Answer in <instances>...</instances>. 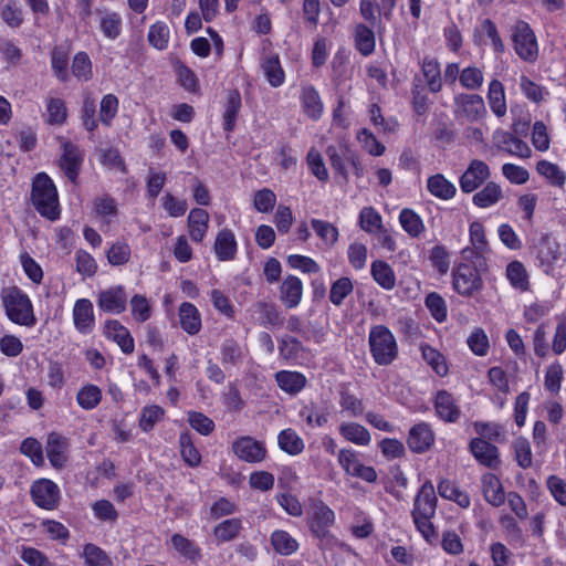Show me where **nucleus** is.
Here are the masks:
<instances>
[{"label": "nucleus", "instance_id": "20e7f679", "mask_svg": "<svg viewBox=\"0 0 566 566\" xmlns=\"http://www.w3.org/2000/svg\"><path fill=\"white\" fill-rule=\"evenodd\" d=\"M334 522V512L323 501H314L310 517V530L319 539V547L322 549H331L338 545V539L329 532V527Z\"/></svg>", "mask_w": 566, "mask_h": 566}, {"label": "nucleus", "instance_id": "7ed1b4c3", "mask_svg": "<svg viewBox=\"0 0 566 566\" xmlns=\"http://www.w3.org/2000/svg\"><path fill=\"white\" fill-rule=\"evenodd\" d=\"M370 354L376 364L390 365L398 356V344L391 331L385 325H375L368 335Z\"/></svg>", "mask_w": 566, "mask_h": 566}, {"label": "nucleus", "instance_id": "c9c22d12", "mask_svg": "<svg viewBox=\"0 0 566 566\" xmlns=\"http://www.w3.org/2000/svg\"><path fill=\"white\" fill-rule=\"evenodd\" d=\"M370 273L373 279L385 290H391L396 284V276L388 263L381 260L371 263Z\"/></svg>", "mask_w": 566, "mask_h": 566}, {"label": "nucleus", "instance_id": "c85d7f7f", "mask_svg": "<svg viewBox=\"0 0 566 566\" xmlns=\"http://www.w3.org/2000/svg\"><path fill=\"white\" fill-rule=\"evenodd\" d=\"M483 494L488 503L500 506L505 501V494L501 481L494 474H485L482 478Z\"/></svg>", "mask_w": 566, "mask_h": 566}, {"label": "nucleus", "instance_id": "e433bc0d", "mask_svg": "<svg viewBox=\"0 0 566 566\" xmlns=\"http://www.w3.org/2000/svg\"><path fill=\"white\" fill-rule=\"evenodd\" d=\"M271 544L277 554L284 556L292 555L298 549L297 541L287 532L282 530H277L272 533Z\"/></svg>", "mask_w": 566, "mask_h": 566}, {"label": "nucleus", "instance_id": "2f4dec72", "mask_svg": "<svg viewBox=\"0 0 566 566\" xmlns=\"http://www.w3.org/2000/svg\"><path fill=\"white\" fill-rule=\"evenodd\" d=\"M263 73L273 87H279L284 83L285 74L281 66L279 55H266L261 63Z\"/></svg>", "mask_w": 566, "mask_h": 566}, {"label": "nucleus", "instance_id": "e2e57ef3", "mask_svg": "<svg viewBox=\"0 0 566 566\" xmlns=\"http://www.w3.org/2000/svg\"><path fill=\"white\" fill-rule=\"evenodd\" d=\"M563 377L564 371L562 365L558 361L551 364L545 373V388L552 394H557L560 390Z\"/></svg>", "mask_w": 566, "mask_h": 566}, {"label": "nucleus", "instance_id": "f3484780", "mask_svg": "<svg viewBox=\"0 0 566 566\" xmlns=\"http://www.w3.org/2000/svg\"><path fill=\"white\" fill-rule=\"evenodd\" d=\"M104 335L114 340L125 354H132L135 348L134 338L129 331L117 319H108L104 325Z\"/></svg>", "mask_w": 566, "mask_h": 566}, {"label": "nucleus", "instance_id": "dca6fc26", "mask_svg": "<svg viewBox=\"0 0 566 566\" xmlns=\"http://www.w3.org/2000/svg\"><path fill=\"white\" fill-rule=\"evenodd\" d=\"M469 449L475 460L484 467L496 468L500 463L497 447L482 438H473L470 441Z\"/></svg>", "mask_w": 566, "mask_h": 566}, {"label": "nucleus", "instance_id": "f704fd0d", "mask_svg": "<svg viewBox=\"0 0 566 566\" xmlns=\"http://www.w3.org/2000/svg\"><path fill=\"white\" fill-rule=\"evenodd\" d=\"M488 99L491 111L502 117L506 113V102L503 84L499 80L491 81L489 85Z\"/></svg>", "mask_w": 566, "mask_h": 566}, {"label": "nucleus", "instance_id": "aec40b11", "mask_svg": "<svg viewBox=\"0 0 566 566\" xmlns=\"http://www.w3.org/2000/svg\"><path fill=\"white\" fill-rule=\"evenodd\" d=\"M214 253L220 261H231L235 258L238 243L230 229H222L217 233L213 244Z\"/></svg>", "mask_w": 566, "mask_h": 566}, {"label": "nucleus", "instance_id": "423d86ee", "mask_svg": "<svg viewBox=\"0 0 566 566\" xmlns=\"http://www.w3.org/2000/svg\"><path fill=\"white\" fill-rule=\"evenodd\" d=\"M30 495L38 507L46 511L57 509L61 501V490L59 485L50 479L35 480L31 484Z\"/></svg>", "mask_w": 566, "mask_h": 566}, {"label": "nucleus", "instance_id": "9d476101", "mask_svg": "<svg viewBox=\"0 0 566 566\" xmlns=\"http://www.w3.org/2000/svg\"><path fill=\"white\" fill-rule=\"evenodd\" d=\"M127 294L122 285L101 291L97 296L98 307L106 313L120 314L126 310Z\"/></svg>", "mask_w": 566, "mask_h": 566}, {"label": "nucleus", "instance_id": "bf43d9fd", "mask_svg": "<svg viewBox=\"0 0 566 566\" xmlns=\"http://www.w3.org/2000/svg\"><path fill=\"white\" fill-rule=\"evenodd\" d=\"M357 139L363 148L371 156H381L386 148L378 142L375 135L367 128H361L357 134Z\"/></svg>", "mask_w": 566, "mask_h": 566}, {"label": "nucleus", "instance_id": "a19ab883", "mask_svg": "<svg viewBox=\"0 0 566 566\" xmlns=\"http://www.w3.org/2000/svg\"><path fill=\"white\" fill-rule=\"evenodd\" d=\"M71 71L80 82H88L93 77L92 61L86 52H77L74 55Z\"/></svg>", "mask_w": 566, "mask_h": 566}, {"label": "nucleus", "instance_id": "b1692460", "mask_svg": "<svg viewBox=\"0 0 566 566\" xmlns=\"http://www.w3.org/2000/svg\"><path fill=\"white\" fill-rule=\"evenodd\" d=\"M353 35L355 48L363 56H369L375 51L376 35L370 27L357 23Z\"/></svg>", "mask_w": 566, "mask_h": 566}, {"label": "nucleus", "instance_id": "4468645a", "mask_svg": "<svg viewBox=\"0 0 566 566\" xmlns=\"http://www.w3.org/2000/svg\"><path fill=\"white\" fill-rule=\"evenodd\" d=\"M73 323L80 334L92 333L95 326L93 303L88 298H78L73 306Z\"/></svg>", "mask_w": 566, "mask_h": 566}, {"label": "nucleus", "instance_id": "864d4df0", "mask_svg": "<svg viewBox=\"0 0 566 566\" xmlns=\"http://www.w3.org/2000/svg\"><path fill=\"white\" fill-rule=\"evenodd\" d=\"M537 172L545 177L552 185L562 187L565 184V174L551 161L541 160L536 165Z\"/></svg>", "mask_w": 566, "mask_h": 566}, {"label": "nucleus", "instance_id": "49530a36", "mask_svg": "<svg viewBox=\"0 0 566 566\" xmlns=\"http://www.w3.org/2000/svg\"><path fill=\"white\" fill-rule=\"evenodd\" d=\"M69 56L60 46H55L51 52V67L60 82H67L70 74L67 72Z\"/></svg>", "mask_w": 566, "mask_h": 566}, {"label": "nucleus", "instance_id": "39448f33", "mask_svg": "<svg viewBox=\"0 0 566 566\" xmlns=\"http://www.w3.org/2000/svg\"><path fill=\"white\" fill-rule=\"evenodd\" d=\"M512 42L515 53L526 62H534L538 56L536 36L530 24L517 21L512 28Z\"/></svg>", "mask_w": 566, "mask_h": 566}, {"label": "nucleus", "instance_id": "3c124183", "mask_svg": "<svg viewBox=\"0 0 566 566\" xmlns=\"http://www.w3.org/2000/svg\"><path fill=\"white\" fill-rule=\"evenodd\" d=\"M179 446L184 461L191 468L198 467L201 462V455L197 448L193 446L189 433L185 432L180 434Z\"/></svg>", "mask_w": 566, "mask_h": 566}, {"label": "nucleus", "instance_id": "603ef678", "mask_svg": "<svg viewBox=\"0 0 566 566\" xmlns=\"http://www.w3.org/2000/svg\"><path fill=\"white\" fill-rule=\"evenodd\" d=\"M354 285L349 277L343 276L336 280L329 291V301L339 306L344 300L353 292Z\"/></svg>", "mask_w": 566, "mask_h": 566}, {"label": "nucleus", "instance_id": "6e6d98bb", "mask_svg": "<svg viewBox=\"0 0 566 566\" xmlns=\"http://www.w3.org/2000/svg\"><path fill=\"white\" fill-rule=\"evenodd\" d=\"M169 28L165 22L158 21L150 25L148 41L157 50H165L169 41Z\"/></svg>", "mask_w": 566, "mask_h": 566}, {"label": "nucleus", "instance_id": "0eeeda50", "mask_svg": "<svg viewBox=\"0 0 566 566\" xmlns=\"http://www.w3.org/2000/svg\"><path fill=\"white\" fill-rule=\"evenodd\" d=\"M482 285L481 275L473 265L461 263L453 271V287L459 294L470 296L481 290Z\"/></svg>", "mask_w": 566, "mask_h": 566}, {"label": "nucleus", "instance_id": "8fccbe9b", "mask_svg": "<svg viewBox=\"0 0 566 566\" xmlns=\"http://www.w3.org/2000/svg\"><path fill=\"white\" fill-rule=\"evenodd\" d=\"M422 358L424 361L432 367L439 376H446L448 374V365L444 356L436 348L426 345L421 347Z\"/></svg>", "mask_w": 566, "mask_h": 566}, {"label": "nucleus", "instance_id": "09e8293b", "mask_svg": "<svg viewBox=\"0 0 566 566\" xmlns=\"http://www.w3.org/2000/svg\"><path fill=\"white\" fill-rule=\"evenodd\" d=\"M83 557L86 566H112V559L95 544L88 543L84 546Z\"/></svg>", "mask_w": 566, "mask_h": 566}, {"label": "nucleus", "instance_id": "473e14b6", "mask_svg": "<svg viewBox=\"0 0 566 566\" xmlns=\"http://www.w3.org/2000/svg\"><path fill=\"white\" fill-rule=\"evenodd\" d=\"M302 105L305 114L312 119H318L323 113V103L318 92L311 85L302 88Z\"/></svg>", "mask_w": 566, "mask_h": 566}, {"label": "nucleus", "instance_id": "72a5a7b5", "mask_svg": "<svg viewBox=\"0 0 566 566\" xmlns=\"http://www.w3.org/2000/svg\"><path fill=\"white\" fill-rule=\"evenodd\" d=\"M502 198L501 187L494 181H489L473 196L472 202L479 208H489L497 203Z\"/></svg>", "mask_w": 566, "mask_h": 566}, {"label": "nucleus", "instance_id": "a211bd4d", "mask_svg": "<svg viewBox=\"0 0 566 566\" xmlns=\"http://www.w3.org/2000/svg\"><path fill=\"white\" fill-rule=\"evenodd\" d=\"M496 146L499 149L520 158H530L532 150L530 146L522 139L515 137L507 132H497L495 135Z\"/></svg>", "mask_w": 566, "mask_h": 566}, {"label": "nucleus", "instance_id": "f257e3e1", "mask_svg": "<svg viewBox=\"0 0 566 566\" xmlns=\"http://www.w3.org/2000/svg\"><path fill=\"white\" fill-rule=\"evenodd\" d=\"M7 317L14 324L32 327L36 323L30 297L18 286L3 287L0 293Z\"/></svg>", "mask_w": 566, "mask_h": 566}, {"label": "nucleus", "instance_id": "58836bf2", "mask_svg": "<svg viewBox=\"0 0 566 566\" xmlns=\"http://www.w3.org/2000/svg\"><path fill=\"white\" fill-rule=\"evenodd\" d=\"M438 493L443 499L454 501L459 506L467 509L470 506V496L468 493L461 491L458 486L448 480H442L438 484Z\"/></svg>", "mask_w": 566, "mask_h": 566}, {"label": "nucleus", "instance_id": "9b49d317", "mask_svg": "<svg viewBox=\"0 0 566 566\" xmlns=\"http://www.w3.org/2000/svg\"><path fill=\"white\" fill-rule=\"evenodd\" d=\"M82 163L83 151L81 148L71 142H64L62 144L60 167L72 182L76 181Z\"/></svg>", "mask_w": 566, "mask_h": 566}, {"label": "nucleus", "instance_id": "4d7b16f0", "mask_svg": "<svg viewBox=\"0 0 566 566\" xmlns=\"http://www.w3.org/2000/svg\"><path fill=\"white\" fill-rule=\"evenodd\" d=\"M48 122L51 125H63L67 118L65 103L61 98H50L46 105Z\"/></svg>", "mask_w": 566, "mask_h": 566}, {"label": "nucleus", "instance_id": "6ab92c4d", "mask_svg": "<svg viewBox=\"0 0 566 566\" xmlns=\"http://www.w3.org/2000/svg\"><path fill=\"white\" fill-rule=\"evenodd\" d=\"M69 447L66 438L56 432H51L46 439V455L51 465L62 468L66 462L65 451Z\"/></svg>", "mask_w": 566, "mask_h": 566}, {"label": "nucleus", "instance_id": "1a4fd4ad", "mask_svg": "<svg viewBox=\"0 0 566 566\" xmlns=\"http://www.w3.org/2000/svg\"><path fill=\"white\" fill-rule=\"evenodd\" d=\"M232 451L240 460L249 463L262 462L266 457L264 443L250 436L237 439L232 443Z\"/></svg>", "mask_w": 566, "mask_h": 566}, {"label": "nucleus", "instance_id": "a18cd8bd", "mask_svg": "<svg viewBox=\"0 0 566 566\" xmlns=\"http://www.w3.org/2000/svg\"><path fill=\"white\" fill-rule=\"evenodd\" d=\"M171 545L180 555L191 562H197L201 558L200 548L196 543L180 534H174L171 536Z\"/></svg>", "mask_w": 566, "mask_h": 566}, {"label": "nucleus", "instance_id": "f03ea898", "mask_svg": "<svg viewBox=\"0 0 566 566\" xmlns=\"http://www.w3.org/2000/svg\"><path fill=\"white\" fill-rule=\"evenodd\" d=\"M31 199L36 211L49 220H56L60 217L59 198L52 179L40 172L32 182Z\"/></svg>", "mask_w": 566, "mask_h": 566}, {"label": "nucleus", "instance_id": "79ce46f5", "mask_svg": "<svg viewBox=\"0 0 566 566\" xmlns=\"http://www.w3.org/2000/svg\"><path fill=\"white\" fill-rule=\"evenodd\" d=\"M506 277L512 286L517 290L527 291L530 287L526 269L520 261H512L507 264Z\"/></svg>", "mask_w": 566, "mask_h": 566}, {"label": "nucleus", "instance_id": "052dcab7", "mask_svg": "<svg viewBox=\"0 0 566 566\" xmlns=\"http://www.w3.org/2000/svg\"><path fill=\"white\" fill-rule=\"evenodd\" d=\"M243 359L241 346L233 339H227L221 346V361L223 365H239Z\"/></svg>", "mask_w": 566, "mask_h": 566}, {"label": "nucleus", "instance_id": "37998d69", "mask_svg": "<svg viewBox=\"0 0 566 566\" xmlns=\"http://www.w3.org/2000/svg\"><path fill=\"white\" fill-rule=\"evenodd\" d=\"M421 70L429 90L432 93H438L442 87L440 65L438 61L426 57L422 62Z\"/></svg>", "mask_w": 566, "mask_h": 566}, {"label": "nucleus", "instance_id": "ea45409f", "mask_svg": "<svg viewBox=\"0 0 566 566\" xmlns=\"http://www.w3.org/2000/svg\"><path fill=\"white\" fill-rule=\"evenodd\" d=\"M279 447L291 455L300 454L304 450V441L292 429L282 430L277 437Z\"/></svg>", "mask_w": 566, "mask_h": 566}, {"label": "nucleus", "instance_id": "de8ad7c7", "mask_svg": "<svg viewBox=\"0 0 566 566\" xmlns=\"http://www.w3.org/2000/svg\"><path fill=\"white\" fill-rule=\"evenodd\" d=\"M241 528L242 522L240 518H229L219 523L214 527L213 534L218 541L229 542L239 535Z\"/></svg>", "mask_w": 566, "mask_h": 566}, {"label": "nucleus", "instance_id": "4c0bfd02", "mask_svg": "<svg viewBox=\"0 0 566 566\" xmlns=\"http://www.w3.org/2000/svg\"><path fill=\"white\" fill-rule=\"evenodd\" d=\"M399 222L402 229L412 238H418L424 231L422 219L413 210L405 208L400 211Z\"/></svg>", "mask_w": 566, "mask_h": 566}, {"label": "nucleus", "instance_id": "5701e85b", "mask_svg": "<svg viewBox=\"0 0 566 566\" xmlns=\"http://www.w3.org/2000/svg\"><path fill=\"white\" fill-rule=\"evenodd\" d=\"M281 301L289 307H296L302 298L303 285L298 277L286 276L280 287Z\"/></svg>", "mask_w": 566, "mask_h": 566}, {"label": "nucleus", "instance_id": "c03bdc74", "mask_svg": "<svg viewBox=\"0 0 566 566\" xmlns=\"http://www.w3.org/2000/svg\"><path fill=\"white\" fill-rule=\"evenodd\" d=\"M102 400V391L95 385L83 386L76 395V401L84 410L95 409Z\"/></svg>", "mask_w": 566, "mask_h": 566}, {"label": "nucleus", "instance_id": "2eb2a0df", "mask_svg": "<svg viewBox=\"0 0 566 566\" xmlns=\"http://www.w3.org/2000/svg\"><path fill=\"white\" fill-rule=\"evenodd\" d=\"M433 405L437 416L444 422L453 423L460 419L461 409L447 390H439L436 394Z\"/></svg>", "mask_w": 566, "mask_h": 566}, {"label": "nucleus", "instance_id": "774afa93", "mask_svg": "<svg viewBox=\"0 0 566 566\" xmlns=\"http://www.w3.org/2000/svg\"><path fill=\"white\" fill-rule=\"evenodd\" d=\"M130 248L126 242L117 241L107 251V260L112 265H123L129 261Z\"/></svg>", "mask_w": 566, "mask_h": 566}, {"label": "nucleus", "instance_id": "ddd939ff", "mask_svg": "<svg viewBox=\"0 0 566 566\" xmlns=\"http://www.w3.org/2000/svg\"><path fill=\"white\" fill-rule=\"evenodd\" d=\"M434 442V432L427 422L412 426L409 430L407 444L415 453H424Z\"/></svg>", "mask_w": 566, "mask_h": 566}, {"label": "nucleus", "instance_id": "cd10ccee", "mask_svg": "<svg viewBox=\"0 0 566 566\" xmlns=\"http://www.w3.org/2000/svg\"><path fill=\"white\" fill-rule=\"evenodd\" d=\"M427 189L432 196L442 200L453 198L457 192L455 186L441 174L428 178Z\"/></svg>", "mask_w": 566, "mask_h": 566}, {"label": "nucleus", "instance_id": "0e129e2a", "mask_svg": "<svg viewBox=\"0 0 566 566\" xmlns=\"http://www.w3.org/2000/svg\"><path fill=\"white\" fill-rule=\"evenodd\" d=\"M118 111V98L114 94L103 96L99 108V120L105 126H111Z\"/></svg>", "mask_w": 566, "mask_h": 566}, {"label": "nucleus", "instance_id": "13d9d810", "mask_svg": "<svg viewBox=\"0 0 566 566\" xmlns=\"http://www.w3.org/2000/svg\"><path fill=\"white\" fill-rule=\"evenodd\" d=\"M424 304L437 322L441 323L446 321L448 315L447 304L440 294L436 292L429 293L426 297Z\"/></svg>", "mask_w": 566, "mask_h": 566}, {"label": "nucleus", "instance_id": "393cba45", "mask_svg": "<svg viewBox=\"0 0 566 566\" xmlns=\"http://www.w3.org/2000/svg\"><path fill=\"white\" fill-rule=\"evenodd\" d=\"M179 321L181 328L189 335H196L201 329V316L198 308L188 302L179 306Z\"/></svg>", "mask_w": 566, "mask_h": 566}, {"label": "nucleus", "instance_id": "680f3d73", "mask_svg": "<svg viewBox=\"0 0 566 566\" xmlns=\"http://www.w3.org/2000/svg\"><path fill=\"white\" fill-rule=\"evenodd\" d=\"M311 223L314 231L327 245L332 247L336 243L338 240V230L335 226L318 219H313Z\"/></svg>", "mask_w": 566, "mask_h": 566}, {"label": "nucleus", "instance_id": "7c9ffc66", "mask_svg": "<svg viewBox=\"0 0 566 566\" xmlns=\"http://www.w3.org/2000/svg\"><path fill=\"white\" fill-rule=\"evenodd\" d=\"M241 108V95L239 91L232 90L228 93L223 111V129L232 132L235 127L238 114Z\"/></svg>", "mask_w": 566, "mask_h": 566}, {"label": "nucleus", "instance_id": "5fc2aeb1", "mask_svg": "<svg viewBox=\"0 0 566 566\" xmlns=\"http://www.w3.org/2000/svg\"><path fill=\"white\" fill-rule=\"evenodd\" d=\"M99 28L107 39H117L122 31L120 15L116 12H106L101 19Z\"/></svg>", "mask_w": 566, "mask_h": 566}, {"label": "nucleus", "instance_id": "bb28decb", "mask_svg": "<svg viewBox=\"0 0 566 566\" xmlns=\"http://www.w3.org/2000/svg\"><path fill=\"white\" fill-rule=\"evenodd\" d=\"M355 153L347 145L342 144L339 146L329 145L326 148V155L328 157L331 167L339 174L345 181L348 180V170L346 168L347 154Z\"/></svg>", "mask_w": 566, "mask_h": 566}, {"label": "nucleus", "instance_id": "4be33fe9", "mask_svg": "<svg viewBox=\"0 0 566 566\" xmlns=\"http://www.w3.org/2000/svg\"><path fill=\"white\" fill-rule=\"evenodd\" d=\"M209 228V213L201 208H193L188 216L189 235L195 242H201Z\"/></svg>", "mask_w": 566, "mask_h": 566}, {"label": "nucleus", "instance_id": "a878e982", "mask_svg": "<svg viewBox=\"0 0 566 566\" xmlns=\"http://www.w3.org/2000/svg\"><path fill=\"white\" fill-rule=\"evenodd\" d=\"M277 386L290 395L298 394L306 386V377L298 371L281 370L275 374Z\"/></svg>", "mask_w": 566, "mask_h": 566}, {"label": "nucleus", "instance_id": "412c9836", "mask_svg": "<svg viewBox=\"0 0 566 566\" xmlns=\"http://www.w3.org/2000/svg\"><path fill=\"white\" fill-rule=\"evenodd\" d=\"M455 101L470 122L480 119L486 112L484 101L480 95L460 94Z\"/></svg>", "mask_w": 566, "mask_h": 566}, {"label": "nucleus", "instance_id": "f8f14e48", "mask_svg": "<svg viewBox=\"0 0 566 566\" xmlns=\"http://www.w3.org/2000/svg\"><path fill=\"white\" fill-rule=\"evenodd\" d=\"M437 510V496L431 481H426L415 497L412 516L433 517Z\"/></svg>", "mask_w": 566, "mask_h": 566}, {"label": "nucleus", "instance_id": "c756f323", "mask_svg": "<svg viewBox=\"0 0 566 566\" xmlns=\"http://www.w3.org/2000/svg\"><path fill=\"white\" fill-rule=\"evenodd\" d=\"M343 438L357 446H368L371 441L369 431L357 422H343L339 426Z\"/></svg>", "mask_w": 566, "mask_h": 566}, {"label": "nucleus", "instance_id": "6e6552de", "mask_svg": "<svg viewBox=\"0 0 566 566\" xmlns=\"http://www.w3.org/2000/svg\"><path fill=\"white\" fill-rule=\"evenodd\" d=\"M490 168L483 160H471L459 179L461 191L464 193L475 191L490 178Z\"/></svg>", "mask_w": 566, "mask_h": 566}, {"label": "nucleus", "instance_id": "338daca9", "mask_svg": "<svg viewBox=\"0 0 566 566\" xmlns=\"http://www.w3.org/2000/svg\"><path fill=\"white\" fill-rule=\"evenodd\" d=\"M467 343L476 356H485L489 352V338L482 328H475L468 337Z\"/></svg>", "mask_w": 566, "mask_h": 566}, {"label": "nucleus", "instance_id": "69168bd1", "mask_svg": "<svg viewBox=\"0 0 566 566\" xmlns=\"http://www.w3.org/2000/svg\"><path fill=\"white\" fill-rule=\"evenodd\" d=\"M2 20L11 28H19L23 22L22 9L18 1L9 0L1 10Z\"/></svg>", "mask_w": 566, "mask_h": 566}]
</instances>
